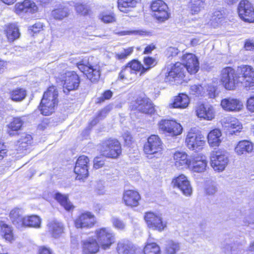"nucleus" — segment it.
Instances as JSON below:
<instances>
[{
  "instance_id": "obj_1",
  "label": "nucleus",
  "mask_w": 254,
  "mask_h": 254,
  "mask_svg": "<svg viewBox=\"0 0 254 254\" xmlns=\"http://www.w3.org/2000/svg\"><path fill=\"white\" fill-rule=\"evenodd\" d=\"M58 92L55 86L50 87L44 93L39 109L44 116H49L54 112L58 102Z\"/></svg>"
},
{
  "instance_id": "obj_2",
  "label": "nucleus",
  "mask_w": 254,
  "mask_h": 254,
  "mask_svg": "<svg viewBox=\"0 0 254 254\" xmlns=\"http://www.w3.org/2000/svg\"><path fill=\"white\" fill-rule=\"evenodd\" d=\"M220 81L224 88L229 90L236 89L240 84L238 70L227 66L222 69L220 75Z\"/></svg>"
},
{
  "instance_id": "obj_3",
  "label": "nucleus",
  "mask_w": 254,
  "mask_h": 254,
  "mask_svg": "<svg viewBox=\"0 0 254 254\" xmlns=\"http://www.w3.org/2000/svg\"><path fill=\"white\" fill-rule=\"evenodd\" d=\"M96 240L99 243L100 248L107 250L111 248L116 241L115 235L111 228L102 227L95 231Z\"/></svg>"
},
{
  "instance_id": "obj_4",
  "label": "nucleus",
  "mask_w": 254,
  "mask_h": 254,
  "mask_svg": "<svg viewBox=\"0 0 254 254\" xmlns=\"http://www.w3.org/2000/svg\"><path fill=\"white\" fill-rule=\"evenodd\" d=\"M240 84L248 90H254V68L247 64H242L237 67Z\"/></svg>"
},
{
  "instance_id": "obj_5",
  "label": "nucleus",
  "mask_w": 254,
  "mask_h": 254,
  "mask_svg": "<svg viewBox=\"0 0 254 254\" xmlns=\"http://www.w3.org/2000/svg\"><path fill=\"white\" fill-rule=\"evenodd\" d=\"M229 162V153L226 150L218 149L211 153L210 164L215 171L222 172L228 165Z\"/></svg>"
},
{
  "instance_id": "obj_6",
  "label": "nucleus",
  "mask_w": 254,
  "mask_h": 254,
  "mask_svg": "<svg viewBox=\"0 0 254 254\" xmlns=\"http://www.w3.org/2000/svg\"><path fill=\"white\" fill-rule=\"evenodd\" d=\"M185 67L180 62H177L168 67L164 80L170 83H180L185 77Z\"/></svg>"
},
{
  "instance_id": "obj_7",
  "label": "nucleus",
  "mask_w": 254,
  "mask_h": 254,
  "mask_svg": "<svg viewBox=\"0 0 254 254\" xmlns=\"http://www.w3.org/2000/svg\"><path fill=\"white\" fill-rule=\"evenodd\" d=\"M185 143L189 150L198 152L202 149L205 141L203 135L191 129L187 135Z\"/></svg>"
},
{
  "instance_id": "obj_8",
  "label": "nucleus",
  "mask_w": 254,
  "mask_h": 254,
  "mask_svg": "<svg viewBox=\"0 0 254 254\" xmlns=\"http://www.w3.org/2000/svg\"><path fill=\"white\" fill-rule=\"evenodd\" d=\"M76 65L91 82L97 81L100 78V67L99 65L91 64L85 59L77 63Z\"/></svg>"
},
{
  "instance_id": "obj_9",
  "label": "nucleus",
  "mask_w": 254,
  "mask_h": 254,
  "mask_svg": "<svg viewBox=\"0 0 254 254\" xmlns=\"http://www.w3.org/2000/svg\"><path fill=\"white\" fill-rule=\"evenodd\" d=\"M163 143L160 138L156 135H151L147 139V142L144 145V153L149 155H154L158 157L162 155Z\"/></svg>"
},
{
  "instance_id": "obj_10",
  "label": "nucleus",
  "mask_w": 254,
  "mask_h": 254,
  "mask_svg": "<svg viewBox=\"0 0 254 254\" xmlns=\"http://www.w3.org/2000/svg\"><path fill=\"white\" fill-rule=\"evenodd\" d=\"M144 220L150 229L163 231L167 227V222L163 221L162 215L151 211L147 212L144 216Z\"/></svg>"
},
{
  "instance_id": "obj_11",
  "label": "nucleus",
  "mask_w": 254,
  "mask_h": 254,
  "mask_svg": "<svg viewBox=\"0 0 254 254\" xmlns=\"http://www.w3.org/2000/svg\"><path fill=\"white\" fill-rule=\"evenodd\" d=\"M150 7L153 16L158 21L162 22L169 18L168 7L163 0H156L152 1Z\"/></svg>"
},
{
  "instance_id": "obj_12",
  "label": "nucleus",
  "mask_w": 254,
  "mask_h": 254,
  "mask_svg": "<svg viewBox=\"0 0 254 254\" xmlns=\"http://www.w3.org/2000/svg\"><path fill=\"white\" fill-rule=\"evenodd\" d=\"M101 152L106 157L117 158L122 152L121 144L117 139H109L103 144Z\"/></svg>"
},
{
  "instance_id": "obj_13",
  "label": "nucleus",
  "mask_w": 254,
  "mask_h": 254,
  "mask_svg": "<svg viewBox=\"0 0 254 254\" xmlns=\"http://www.w3.org/2000/svg\"><path fill=\"white\" fill-rule=\"evenodd\" d=\"M240 17L246 22H254V8L253 4L247 0H241L238 6Z\"/></svg>"
},
{
  "instance_id": "obj_14",
  "label": "nucleus",
  "mask_w": 254,
  "mask_h": 254,
  "mask_svg": "<svg viewBox=\"0 0 254 254\" xmlns=\"http://www.w3.org/2000/svg\"><path fill=\"white\" fill-rule=\"evenodd\" d=\"M159 129L164 133L174 136L180 135L182 132L181 125L174 120H163L159 123Z\"/></svg>"
},
{
  "instance_id": "obj_15",
  "label": "nucleus",
  "mask_w": 254,
  "mask_h": 254,
  "mask_svg": "<svg viewBox=\"0 0 254 254\" xmlns=\"http://www.w3.org/2000/svg\"><path fill=\"white\" fill-rule=\"evenodd\" d=\"M61 79L64 81V91L66 92L76 89L79 86L80 80L78 75L74 71H69L61 75Z\"/></svg>"
},
{
  "instance_id": "obj_16",
  "label": "nucleus",
  "mask_w": 254,
  "mask_h": 254,
  "mask_svg": "<svg viewBox=\"0 0 254 254\" xmlns=\"http://www.w3.org/2000/svg\"><path fill=\"white\" fill-rule=\"evenodd\" d=\"M130 108L132 110H137L140 112L152 114L154 111L153 104L148 98L139 97L135 102L131 103Z\"/></svg>"
},
{
  "instance_id": "obj_17",
  "label": "nucleus",
  "mask_w": 254,
  "mask_h": 254,
  "mask_svg": "<svg viewBox=\"0 0 254 254\" xmlns=\"http://www.w3.org/2000/svg\"><path fill=\"white\" fill-rule=\"evenodd\" d=\"M74 222L77 228H90L95 225L96 218L91 212L85 211L79 214Z\"/></svg>"
},
{
  "instance_id": "obj_18",
  "label": "nucleus",
  "mask_w": 254,
  "mask_h": 254,
  "mask_svg": "<svg viewBox=\"0 0 254 254\" xmlns=\"http://www.w3.org/2000/svg\"><path fill=\"white\" fill-rule=\"evenodd\" d=\"M89 160L84 155L80 156L77 159L74 167V173L77 175L76 180H83L88 175V164Z\"/></svg>"
},
{
  "instance_id": "obj_19",
  "label": "nucleus",
  "mask_w": 254,
  "mask_h": 254,
  "mask_svg": "<svg viewBox=\"0 0 254 254\" xmlns=\"http://www.w3.org/2000/svg\"><path fill=\"white\" fill-rule=\"evenodd\" d=\"M174 188L179 189L184 195L190 196L192 192V189L188 177L184 174H181L174 178L172 182Z\"/></svg>"
},
{
  "instance_id": "obj_20",
  "label": "nucleus",
  "mask_w": 254,
  "mask_h": 254,
  "mask_svg": "<svg viewBox=\"0 0 254 254\" xmlns=\"http://www.w3.org/2000/svg\"><path fill=\"white\" fill-rule=\"evenodd\" d=\"M222 108L227 112H239L244 108V104L239 99L229 97L223 99L220 104Z\"/></svg>"
},
{
  "instance_id": "obj_21",
  "label": "nucleus",
  "mask_w": 254,
  "mask_h": 254,
  "mask_svg": "<svg viewBox=\"0 0 254 254\" xmlns=\"http://www.w3.org/2000/svg\"><path fill=\"white\" fill-rule=\"evenodd\" d=\"M185 69L190 74L196 73L199 68L198 59L192 53L184 54L182 58Z\"/></svg>"
},
{
  "instance_id": "obj_22",
  "label": "nucleus",
  "mask_w": 254,
  "mask_h": 254,
  "mask_svg": "<svg viewBox=\"0 0 254 254\" xmlns=\"http://www.w3.org/2000/svg\"><path fill=\"white\" fill-rule=\"evenodd\" d=\"M207 161L204 156L200 155H191V160L189 169L190 171L196 173H202L206 170Z\"/></svg>"
},
{
  "instance_id": "obj_23",
  "label": "nucleus",
  "mask_w": 254,
  "mask_h": 254,
  "mask_svg": "<svg viewBox=\"0 0 254 254\" xmlns=\"http://www.w3.org/2000/svg\"><path fill=\"white\" fill-rule=\"evenodd\" d=\"M198 118L207 121H211L215 116V111L212 105L201 104L198 105L195 110Z\"/></svg>"
},
{
  "instance_id": "obj_24",
  "label": "nucleus",
  "mask_w": 254,
  "mask_h": 254,
  "mask_svg": "<svg viewBox=\"0 0 254 254\" xmlns=\"http://www.w3.org/2000/svg\"><path fill=\"white\" fill-rule=\"evenodd\" d=\"M175 166L179 169H189L191 160V155L189 156L184 151H176L173 156Z\"/></svg>"
},
{
  "instance_id": "obj_25",
  "label": "nucleus",
  "mask_w": 254,
  "mask_h": 254,
  "mask_svg": "<svg viewBox=\"0 0 254 254\" xmlns=\"http://www.w3.org/2000/svg\"><path fill=\"white\" fill-rule=\"evenodd\" d=\"M140 199V195L136 191L127 190L123 193V201L127 206L131 207L137 206Z\"/></svg>"
},
{
  "instance_id": "obj_26",
  "label": "nucleus",
  "mask_w": 254,
  "mask_h": 254,
  "mask_svg": "<svg viewBox=\"0 0 254 254\" xmlns=\"http://www.w3.org/2000/svg\"><path fill=\"white\" fill-rule=\"evenodd\" d=\"M37 10V5L34 2L30 0H25L21 3H16L15 5V11L19 15L25 13H33Z\"/></svg>"
},
{
  "instance_id": "obj_27",
  "label": "nucleus",
  "mask_w": 254,
  "mask_h": 254,
  "mask_svg": "<svg viewBox=\"0 0 254 254\" xmlns=\"http://www.w3.org/2000/svg\"><path fill=\"white\" fill-rule=\"evenodd\" d=\"M116 251L118 254H136L137 250L128 240L122 239L118 242Z\"/></svg>"
},
{
  "instance_id": "obj_28",
  "label": "nucleus",
  "mask_w": 254,
  "mask_h": 254,
  "mask_svg": "<svg viewBox=\"0 0 254 254\" xmlns=\"http://www.w3.org/2000/svg\"><path fill=\"white\" fill-rule=\"evenodd\" d=\"M100 246L97 241L89 238L82 241L83 254H95L99 252Z\"/></svg>"
},
{
  "instance_id": "obj_29",
  "label": "nucleus",
  "mask_w": 254,
  "mask_h": 254,
  "mask_svg": "<svg viewBox=\"0 0 254 254\" xmlns=\"http://www.w3.org/2000/svg\"><path fill=\"white\" fill-rule=\"evenodd\" d=\"M254 145L250 141L243 140L240 141L235 147V152L238 156L247 155L252 152Z\"/></svg>"
},
{
  "instance_id": "obj_30",
  "label": "nucleus",
  "mask_w": 254,
  "mask_h": 254,
  "mask_svg": "<svg viewBox=\"0 0 254 254\" xmlns=\"http://www.w3.org/2000/svg\"><path fill=\"white\" fill-rule=\"evenodd\" d=\"M190 103V99L185 94H180L175 96L173 101L169 103L168 106L170 108L185 109Z\"/></svg>"
},
{
  "instance_id": "obj_31",
  "label": "nucleus",
  "mask_w": 254,
  "mask_h": 254,
  "mask_svg": "<svg viewBox=\"0 0 254 254\" xmlns=\"http://www.w3.org/2000/svg\"><path fill=\"white\" fill-rule=\"evenodd\" d=\"M41 224V219L36 215L25 216L23 218V222L19 226L21 229L26 227L40 228Z\"/></svg>"
},
{
  "instance_id": "obj_32",
  "label": "nucleus",
  "mask_w": 254,
  "mask_h": 254,
  "mask_svg": "<svg viewBox=\"0 0 254 254\" xmlns=\"http://www.w3.org/2000/svg\"><path fill=\"white\" fill-rule=\"evenodd\" d=\"M222 132L220 129L215 128L211 130L208 134L207 142L210 147H218L222 142Z\"/></svg>"
},
{
  "instance_id": "obj_33",
  "label": "nucleus",
  "mask_w": 254,
  "mask_h": 254,
  "mask_svg": "<svg viewBox=\"0 0 254 254\" xmlns=\"http://www.w3.org/2000/svg\"><path fill=\"white\" fill-rule=\"evenodd\" d=\"M0 233L5 241L11 243L15 240L13 229L11 226L5 223L3 221L0 222Z\"/></svg>"
},
{
  "instance_id": "obj_34",
  "label": "nucleus",
  "mask_w": 254,
  "mask_h": 254,
  "mask_svg": "<svg viewBox=\"0 0 254 254\" xmlns=\"http://www.w3.org/2000/svg\"><path fill=\"white\" fill-rule=\"evenodd\" d=\"M47 226L49 232L55 238L59 237L64 232L63 224L57 221H50L47 224Z\"/></svg>"
},
{
  "instance_id": "obj_35",
  "label": "nucleus",
  "mask_w": 254,
  "mask_h": 254,
  "mask_svg": "<svg viewBox=\"0 0 254 254\" xmlns=\"http://www.w3.org/2000/svg\"><path fill=\"white\" fill-rule=\"evenodd\" d=\"M223 122L226 124V127L232 130L231 131L234 133L240 132L242 129V125L236 118L227 117L223 119Z\"/></svg>"
},
{
  "instance_id": "obj_36",
  "label": "nucleus",
  "mask_w": 254,
  "mask_h": 254,
  "mask_svg": "<svg viewBox=\"0 0 254 254\" xmlns=\"http://www.w3.org/2000/svg\"><path fill=\"white\" fill-rule=\"evenodd\" d=\"M54 198L66 210L70 211L74 209V206L69 200L67 195L57 192Z\"/></svg>"
},
{
  "instance_id": "obj_37",
  "label": "nucleus",
  "mask_w": 254,
  "mask_h": 254,
  "mask_svg": "<svg viewBox=\"0 0 254 254\" xmlns=\"http://www.w3.org/2000/svg\"><path fill=\"white\" fill-rule=\"evenodd\" d=\"M22 214V210L18 208L13 209L9 213L11 221L18 229H21V226L19 225L23 222Z\"/></svg>"
},
{
  "instance_id": "obj_38",
  "label": "nucleus",
  "mask_w": 254,
  "mask_h": 254,
  "mask_svg": "<svg viewBox=\"0 0 254 254\" xmlns=\"http://www.w3.org/2000/svg\"><path fill=\"white\" fill-rule=\"evenodd\" d=\"M140 0H118V8L121 11L127 13L136 6Z\"/></svg>"
},
{
  "instance_id": "obj_39",
  "label": "nucleus",
  "mask_w": 254,
  "mask_h": 254,
  "mask_svg": "<svg viewBox=\"0 0 254 254\" xmlns=\"http://www.w3.org/2000/svg\"><path fill=\"white\" fill-rule=\"evenodd\" d=\"M205 16L209 19V21L206 22L213 27L218 26L224 20L223 14L220 11H215L212 15L207 14Z\"/></svg>"
},
{
  "instance_id": "obj_40",
  "label": "nucleus",
  "mask_w": 254,
  "mask_h": 254,
  "mask_svg": "<svg viewBox=\"0 0 254 254\" xmlns=\"http://www.w3.org/2000/svg\"><path fill=\"white\" fill-rule=\"evenodd\" d=\"M6 35L9 42H13L20 36L19 29L14 24H11L7 27Z\"/></svg>"
},
{
  "instance_id": "obj_41",
  "label": "nucleus",
  "mask_w": 254,
  "mask_h": 254,
  "mask_svg": "<svg viewBox=\"0 0 254 254\" xmlns=\"http://www.w3.org/2000/svg\"><path fill=\"white\" fill-rule=\"evenodd\" d=\"M136 74L134 71H132L127 66L122 69L119 74V78L124 82H130L134 80Z\"/></svg>"
},
{
  "instance_id": "obj_42",
  "label": "nucleus",
  "mask_w": 254,
  "mask_h": 254,
  "mask_svg": "<svg viewBox=\"0 0 254 254\" xmlns=\"http://www.w3.org/2000/svg\"><path fill=\"white\" fill-rule=\"evenodd\" d=\"M9 98L14 102H21L26 96V91L23 88H15L9 92Z\"/></svg>"
},
{
  "instance_id": "obj_43",
  "label": "nucleus",
  "mask_w": 254,
  "mask_h": 254,
  "mask_svg": "<svg viewBox=\"0 0 254 254\" xmlns=\"http://www.w3.org/2000/svg\"><path fill=\"white\" fill-rule=\"evenodd\" d=\"M204 7V3L198 0H190L189 7L190 13L193 14H197Z\"/></svg>"
},
{
  "instance_id": "obj_44",
  "label": "nucleus",
  "mask_w": 254,
  "mask_h": 254,
  "mask_svg": "<svg viewBox=\"0 0 254 254\" xmlns=\"http://www.w3.org/2000/svg\"><path fill=\"white\" fill-rule=\"evenodd\" d=\"M180 250L179 243L173 240H169L166 245L165 254H176Z\"/></svg>"
},
{
  "instance_id": "obj_45",
  "label": "nucleus",
  "mask_w": 254,
  "mask_h": 254,
  "mask_svg": "<svg viewBox=\"0 0 254 254\" xmlns=\"http://www.w3.org/2000/svg\"><path fill=\"white\" fill-rule=\"evenodd\" d=\"M24 122V118L23 117L14 118L13 121L8 125V128L11 129V130L8 131V134L12 135V131L20 130Z\"/></svg>"
},
{
  "instance_id": "obj_46",
  "label": "nucleus",
  "mask_w": 254,
  "mask_h": 254,
  "mask_svg": "<svg viewBox=\"0 0 254 254\" xmlns=\"http://www.w3.org/2000/svg\"><path fill=\"white\" fill-rule=\"evenodd\" d=\"M68 12L69 10L67 7L60 5L59 8L52 11V15L55 19H62L68 15Z\"/></svg>"
},
{
  "instance_id": "obj_47",
  "label": "nucleus",
  "mask_w": 254,
  "mask_h": 254,
  "mask_svg": "<svg viewBox=\"0 0 254 254\" xmlns=\"http://www.w3.org/2000/svg\"><path fill=\"white\" fill-rule=\"evenodd\" d=\"M144 254H161L160 247L155 243L147 242L143 250Z\"/></svg>"
},
{
  "instance_id": "obj_48",
  "label": "nucleus",
  "mask_w": 254,
  "mask_h": 254,
  "mask_svg": "<svg viewBox=\"0 0 254 254\" xmlns=\"http://www.w3.org/2000/svg\"><path fill=\"white\" fill-rule=\"evenodd\" d=\"M127 66L132 71H134L135 73L136 71H140V75H142L146 72V69L144 68V66L136 60L132 61L127 64Z\"/></svg>"
},
{
  "instance_id": "obj_49",
  "label": "nucleus",
  "mask_w": 254,
  "mask_h": 254,
  "mask_svg": "<svg viewBox=\"0 0 254 254\" xmlns=\"http://www.w3.org/2000/svg\"><path fill=\"white\" fill-rule=\"evenodd\" d=\"M99 17L102 21L106 23H112L116 20L114 14L109 11L102 12L100 14Z\"/></svg>"
},
{
  "instance_id": "obj_50",
  "label": "nucleus",
  "mask_w": 254,
  "mask_h": 254,
  "mask_svg": "<svg viewBox=\"0 0 254 254\" xmlns=\"http://www.w3.org/2000/svg\"><path fill=\"white\" fill-rule=\"evenodd\" d=\"M110 109L108 107H106L101 110L98 113L97 116L90 122V125L91 126H95L100 120H102L106 117Z\"/></svg>"
},
{
  "instance_id": "obj_51",
  "label": "nucleus",
  "mask_w": 254,
  "mask_h": 254,
  "mask_svg": "<svg viewBox=\"0 0 254 254\" xmlns=\"http://www.w3.org/2000/svg\"><path fill=\"white\" fill-rule=\"evenodd\" d=\"M110 109L108 107H106L101 110L98 113L97 116L90 122V125L91 126H95L100 120H102L106 117Z\"/></svg>"
},
{
  "instance_id": "obj_52",
  "label": "nucleus",
  "mask_w": 254,
  "mask_h": 254,
  "mask_svg": "<svg viewBox=\"0 0 254 254\" xmlns=\"http://www.w3.org/2000/svg\"><path fill=\"white\" fill-rule=\"evenodd\" d=\"M204 190L207 194L213 195L216 192L217 189L214 182L208 181L205 184Z\"/></svg>"
},
{
  "instance_id": "obj_53",
  "label": "nucleus",
  "mask_w": 254,
  "mask_h": 254,
  "mask_svg": "<svg viewBox=\"0 0 254 254\" xmlns=\"http://www.w3.org/2000/svg\"><path fill=\"white\" fill-rule=\"evenodd\" d=\"M133 51V47H128L116 54V57L119 60L125 59L130 55L132 53Z\"/></svg>"
},
{
  "instance_id": "obj_54",
  "label": "nucleus",
  "mask_w": 254,
  "mask_h": 254,
  "mask_svg": "<svg viewBox=\"0 0 254 254\" xmlns=\"http://www.w3.org/2000/svg\"><path fill=\"white\" fill-rule=\"evenodd\" d=\"M144 68L146 69L147 72L156 64L157 62L155 59L148 57L144 59Z\"/></svg>"
},
{
  "instance_id": "obj_55",
  "label": "nucleus",
  "mask_w": 254,
  "mask_h": 254,
  "mask_svg": "<svg viewBox=\"0 0 254 254\" xmlns=\"http://www.w3.org/2000/svg\"><path fill=\"white\" fill-rule=\"evenodd\" d=\"M76 12L81 15H86L88 14L89 9L87 5L82 4H77L75 5Z\"/></svg>"
},
{
  "instance_id": "obj_56",
  "label": "nucleus",
  "mask_w": 254,
  "mask_h": 254,
  "mask_svg": "<svg viewBox=\"0 0 254 254\" xmlns=\"http://www.w3.org/2000/svg\"><path fill=\"white\" fill-rule=\"evenodd\" d=\"M113 226L120 230H123L125 228L126 225L124 222L120 219L114 217L112 220Z\"/></svg>"
},
{
  "instance_id": "obj_57",
  "label": "nucleus",
  "mask_w": 254,
  "mask_h": 254,
  "mask_svg": "<svg viewBox=\"0 0 254 254\" xmlns=\"http://www.w3.org/2000/svg\"><path fill=\"white\" fill-rule=\"evenodd\" d=\"M146 31L143 30H129V31H123L119 33L120 35H146Z\"/></svg>"
},
{
  "instance_id": "obj_58",
  "label": "nucleus",
  "mask_w": 254,
  "mask_h": 254,
  "mask_svg": "<svg viewBox=\"0 0 254 254\" xmlns=\"http://www.w3.org/2000/svg\"><path fill=\"white\" fill-rule=\"evenodd\" d=\"M203 90V87L200 85H193L190 87V93L193 95H200Z\"/></svg>"
},
{
  "instance_id": "obj_59",
  "label": "nucleus",
  "mask_w": 254,
  "mask_h": 254,
  "mask_svg": "<svg viewBox=\"0 0 254 254\" xmlns=\"http://www.w3.org/2000/svg\"><path fill=\"white\" fill-rule=\"evenodd\" d=\"M179 50L175 47H169L166 51V56L168 57H173L176 56L179 53Z\"/></svg>"
},
{
  "instance_id": "obj_60",
  "label": "nucleus",
  "mask_w": 254,
  "mask_h": 254,
  "mask_svg": "<svg viewBox=\"0 0 254 254\" xmlns=\"http://www.w3.org/2000/svg\"><path fill=\"white\" fill-rule=\"evenodd\" d=\"M19 141L22 143H25L27 144L30 145L32 143V137L31 135L27 134H23L21 136Z\"/></svg>"
},
{
  "instance_id": "obj_61",
  "label": "nucleus",
  "mask_w": 254,
  "mask_h": 254,
  "mask_svg": "<svg viewBox=\"0 0 254 254\" xmlns=\"http://www.w3.org/2000/svg\"><path fill=\"white\" fill-rule=\"evenodd\" d=\"M104 165V161L101 157H96L94 160L93 167L95 169H98L101 168Z\"/></svg>"
},
{
  "instance_id": "obj_62",
  "label": "nucleus",
  "mask_w": 254,
  "mask_h": 254,
  "mask_svg": "<svg viewBox=\"0 0 254 254\" xmlns=\"http://www.w3.org/2000/svg\"><path fill=\"white\" fill-rule=\"evenodd\" d=\"M247 107L249 111L254 113V96L250 97L248 99Z\"/></svg>"
},
{
  "instance_id": "obj_63",
  "label": "nucleus",
  "mask_w": 254,
  "mask_h": 254,
  "mask_svg": "<svg viewBox=\"0 0 254 254\" xmlns=\"http://www.w3.org/2000/svg\"><path fill=\"white\" fill-rule=\"evenodd\" d=\"M125 142L127 145H129L133 141V138L130 133L128 131L125 132L123 135Z\"/></svg>"
},
{
  "instance_id": "obj_64",
  "label": "nucleus",
  "mask_w": 254,
  "mask_h": 254,
  "mask_svg": "<svg viewBox=\"0 0 254 254\" xmlns=\"http://www.w3.org/2000/svg\"><path fill=\"white\" fill-rule=\"evenodd\" d=\"M113 95V93L110 90H107L102 94V96L99 99V101H104L105 100H108L111 98Z\"/></svg>"
}]
</instances>
